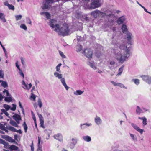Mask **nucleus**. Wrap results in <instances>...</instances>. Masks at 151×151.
Instances as JSON below:
<instances>
[{
  "instance_id": "1",
  "label": "nucleus",
  "mask_w": 151,
  "mask_h": 151,
  "mask_svg": "<svg viewBox=\"0 0 151 151\" xmlns=\"http://www.w3.org/2000/svg\"><path fill=\"white\" fill-rule=\"evenodd\" d=\"M120 50H116L114 53V58L120 63L122 64L127 60L131 55L130 48L127 47L126 43H122L119 46Z\"/></svg>"
},
{
  "instance_id": "2",
  "label": "nucleus",
  "mask_w": 151,
  "mask_h": 151,
  "mask_svg": "<svg viewBox=\"0 0 151 151\" xmlns=\"http://www.w3.org/2000/svg\"><path fill=\"white\" fill-rule=\"evenodd\" d=\"M84 3L86 9H93L98 8L101 6L103 0H79Z\"/></svg>"
},
{
  "instance_id": "3",
  "label": "nucleus",
  "mask_w": 151,
  "mask_h": 151,
  "mask_svg": "<svg viewBox=\"0 0 151 151\" xmlns=\"http://www.w3.org/2000/svg\"><path fill=\"white\" fill-rule=\"evenodd\" d=\"M62 65L61 63H59L56 67L55 69L56 71L54 73V75L55 78L60 80L62 85L65 88V89L68 90L69 88V87L67 85L65 82V78L63 77L62 74L60 73V67Z\"/></svg>"
},
{
  "instance_id": "4",
  "label": "nucleus",
  "mask_w": 151,
  "mask_h": 151,
  "mask_svg": "<svg viewBox=\"0 0 151 151\" xmlns=\"http://www.w3.org/2000/svg\"><path fill=\"white\" fill-rule=\"evenodd\" d=\"M91 15L94 18H97L98 17H103L105 15L112 19L114 17V16L112 14V12L109 10H107L106 12L104 13L101 12L98 10H96L92 11L91 13Z\"/></svg>"
},
{
  "instance_id": "5",
  "label": "nucleus",
  "mask_w": 151,
  "mask_h": 151,
  "mask_svg": "<svg viewBox=\"0 0 151 151\" xmlns=\"http://www.w3.org/2000/svg\"><path fill=\"white\" fill-rule=\"evenodd\" d=\"M56 32L59 35L63 36L68 35L70 34L68 25L66 24L59 25L58 29H56Z\"/></svg>"
},
{
  "instance_id": "6",
  "label": "nucleus",
  "mask_w": 151,
  "mask_h": 151,
  "mask_svg": "<svg viewBox=\"0 0 151 151\" xmlns=\"http://www.w3.org/2000/svg\"><path fill=\"white\" fill-rule=\"evenodd\" d=\"M48 24L53 30L56 32V29H58L60 25L58 24L57 21L54 19L50 20Z\"/></svg>"
},
{
  "instance_id": "7",
  "label": "nucleus",
  "mask_w": 151,
  "mask_h": 151,
  "mask_svg": "<svg viewBox=\"0 0 151 151\" xmlns=\"http://www.w3.org/2000/svg\"><path fill=\"white\" fill-rule=\"evenodd\" d=\"M142 80L149 84H151V77L148 75H142L140 76Z\"/></svg>"
},
{
  "instance_id": "8",
  "label": "nucleus",
  "mask_w": 151,
  "mask_h": 151,
  "mask_svg": "<svg viewBox=\"0 0 151 151\" xmlns=\"http://www.w3.org/2000/svg\"><path fill=\"white\" fill-rule=\"evenodd\" d=\"M84 55L88 58H91L92 57L93 52L91 49H86L84 51Z\"/></svg>"
},
{
  "instance_id": "9",
  "label": "nucleus",
  "mask_w": 151,
  "mask_h": 151,
  "mask_svg": "<svg viewBox=\"0 0 151 151\" xmlns=\"http://www.w3.org/2000/svg\"><path fill=\"white\" fill-rule=\"evenodd\" d=\"M111 82L114 86H119L121 88H123L125 89L127 88V86H125L124 84L121 83L116 82L113 81H111Z\"/></svg>"
},
{
  "instance_id": "10",
  "label": "nucleus",
  "mask_w": 151,
  "mask_h": 151,
  "mask_svg": "<svg viewBox=\"0 0 151 151\" xmlns=\"http://www.w3.org/2000/svg\"><path fill=\"white\" fill-rule=\"evenodd\" d=\"M13 107L11 108V106L8 105L6 104H4L3 105V107L5 108L6 111H8L10 109L12 111H15L16 109V105L15 104H12Z\"/></svg>"
},
{
  "instance_id": "11",
  "label": "nucleus",
  "mask_w": 151,
  "mask_h": 151,
  "mask_svg": "<svg viewBox=\"0 0 151 151\" xmlns=\"http://www.w3.org/2000/svg\"><path fill=\"white\" fill-rule=\"evenodd\" d=\"M131 126L136 131L140 133L141 134H143V132H144V130L143 129H140L137 125L134 123H132Z\"/></svg>"
},
{
  "instance_id": "12",
  "label": "nucleus",
  "mask_w": 151,
  "mask_h": 151,
  "mask_svg": "<svg viewBox=\"0 0 151 151\" xmlns=\"http://www.w3.org/2000/svg\"><path fill=\"white\" fill-rule=\"evenodd\" d=\"M91 123H86L84 124H80V128L81 130L84 129L87 127L92 126Z\"/></svg>"
},
{
  "instance_id": "13",
  "label": "nucleus",
  "mask_w": 151,
  "mask_h": 151,
  "mask_svg": "<svg viewBox=\"0 0 151 151\" xmlns=\"http://www.w3.org/2000/svg\"><path fill=\"white\" fill-rule=\"evenodd\" d=\"M126 18L124 16H122L119 18L117 21V23L120 24L123 23L126 20Z\"/></svg>"
},
{
  "instance_id": "14",
  "label": "nucleus",
  "mask_w": 151,
  "mask_h": 151,
  "mask_svg": "<svg viewBox=\"0 0 151 151\" xmlns=\"http://www.w3.org/2000/svg\"><path fill=\"white\" fill-rule=\"evenodd\" d=\"M54 137L57 140L60 141H62L63 140V137L61 134L58 133L54 136Z\"/></svg>"
},
{
  "instance_id": "15",
  "label": "nucleus",
  "mask_w": 151,
  "mask_h": 151,
  "mask_svg": "<svg viewBox=\"0 0 151 151\" xmlns=\"http://www.w3.org/2000/svg\"><path fill=\"white\" fill-rule=\"evenodd\" d=\"M94 121L97 125H100L102 123V120L101 118L97 116L94 118Z\"/></svg>"
},
{
  "instance_id": "16",
  "label": "nucleus",
  "mask_w": 151,
  "mask_h": 151,
  "mask_svg": "<svg viewBox=\"0 0 151 151\" xmlns=\"http://www.w3.org/2000/svg\"><path fill=\"white\" fill-rule=\"evenodd\" d=\"M135 113L137 115H140L141 113H143L142 109L139 106H137L135 110Z\"/></svg>"
},
{
  "instance_id": "17",
  "label": "nucleus",
  "mask_w": 151,
  "mask_h": 151,
  "mask_svg": "<svg viewBox=\"0 0 151 151\" xmlns=\"http://www.w3.org/2000/svg\"><path fill=\"white\" fill-rule=\"evenodd\" d=\"M88 65L93 69L96 70L97 69L96 67V64L94 62L90 61L89 62Z\"/></svg>"
},
{
  "instance_id": "18",
  "label": "nucleus",
  "mask_w": 151,
  "mask_h": 151,
  "mask_svg": "<svg viewBox=\"0 0 151 151\" xmlns=\"http://www.w3.org/2000/svg\"><path fill=\"white\" fill-rule=\"evenodd\" d=\"M4 5L7 6L9 9L13 11L14 10V6L12 4H9L7 1L4 2Z\"/></svg>"
},
{
  "instance_id": "19",
  "label": "nucleus",
  "mask_w": 151,
  "mask_h": 151,
  "mask_svg": "<svg viewBox=\"0 0 151 151\" xmlns=\"http://www.w3.org/2000/svg\"><path fill=\"white\" fill-rule=\"evenodd\" d=\"M13 119L16 121L18 124L19 123V121L21 119V118L19 115L16 114L13 116Z\"/></svg>"
},
{
  "instance_id": "20",
  "label": "nucleus",
  "mask_w": 151,
  "mask_h": 151,
  "mask_svg": "<svg viewBox=\"0 0 151 151\" xmlns=\"http://www.w3.org/2000/svg\"><path fill=\"white\" fill-rule=\"evenodd\" d=\"M84 92V91H82L81 90H78L74 91L73 92V94L74 95L76 96L80 95H82Z\"/></svg>"
},
{
  "instance_id": "21",
  "label": "nucleus",
  "mask_w": 151,
  "mask_h": 151,
  "mask_svg": "<svg viewBox=\"0 0 151 151\" xmlns=\"http://www.w3.org/2000/svg\"><path fill=\"white\" fill-rule=\"evenodd\" d=\"M110 68L111 69H114L115 68V66L116 65V62L114 60H111L110 62L109 63Z\"/></svg>"
},
{
  "instance_id": "22",
  "label": "nucleus",
  "mask_w": 151,
  "mask_h": 151,
  "mask_svg": "<svg viewBox=\"0 0 151 151\" xmlns=\"http://www.w3.org/2000/svg\"><path fill=\"white\" fill-rule=\"evenodd\" d=\"M127 36L128 42L130 44L131 42L132 34L129 32H128L127 34Z\"/></svg>"
},
{
  "instance_id": "23",
  "label": "nucleus",
  "mask_w": 151,
  "mask_h": 151,
  "mask_svg": "<svg viewBox=\"0 0 151 151\" xmlns=\"http://www.w3.org/2000/svg\"><path fill=\"white\" fill-rule=\"evenodd\" d=\"M0 19L1 21L4 22H6V20L5 17V15L3 13L0 12Z\"/></svg>"
},
{
  "instance_id": "24",
  "label": "nucleus",
  "mask_w": 151,
  "mask_h": 151,
  "mask_svg": "<svg viewBox=\"0 0 151 151\" xmlns=\"http://www.w3.org/2000/svg\"><path fill=\"white\" fill-rule=\"evenodd\" d=\"M83 139L85 141L89 142L91 141V137L88 136H83L82 137Z\"/></svg>"
},
{
  "instance_id": "25",
  "label": "nucleus",
  "mask_w": 151,
  "mask_h": 151,
  "mask_svg": "<svg viewBox=\"0 0 151 151\" xmlns=\"http://www.w3.org/2000/svg\"><path fill=\"white\" fill-rule=\"evenodd\" d=\"M122 32L123 33H126L128 31V29L127 28V27L125 24H123L122 27Z\"/></svg>"
},
{
  "instance_id": "26",
  "label": "nucleus",
  "mask_w": 151,
  "mask_h": 151,
  "mask_svg": "<svg viewBox=\"0 0 151 151\" xmlns=\"http://www.w3.org/2000/svg\"><path fill=\"white\" fill-rule=\"evenodd\" d=\"M9 149L12 150L19 151V148L15 145H13L10 146Z\"/></svg>"
},
{
  "instance_id": "27",
  "label": "nucleus",
  "mask_w": 151,
  "mask_h": 151,
  "mask_svg": "<svg viewBox=\"0 0 151 151\" xmlns=\"http://www.w3.org/2000/svg\"><path fill=\"white\" fill-rule=\"evenodd\" d=\"M132 82H134V83L137 85H138L139 84V80L138 79H133L131 80Z\"/></svg>"
},
{
  "instance_id": "28",
  "label": "nucleus",
  "mask_w": 151,
  "mask_h": 151,
  "mask_svg": "<svg viewBox=\"0 0 151 151\" xmlns=\"http://www.w3.org/2000/svg\"><path fill=\"white\" fill-rule=\"evenodd\" d=\"M35 92H32L31 93V96L30 97V99L31 100L33 101H35L36 97L37 96H35Z\"/></svg>"
},
{
  "instance_id": "29",
  "label": "nucleus",
  "mask_w": 151,
  "mask_h": 151,
  "mask_svg": "<svg viewBox=\"0 0 151 151\" xmlns=\"http://www.w3.org/2000/svg\"><path fill=\"white\" fill-rule=\"evenodd\" d=\"M7 128L9 130L13 132H15L16 131V129L15 128L9 125L7 126Z\"/></svg>"
},
{
  "instance_id": "30",
  "label": "nucleus",
  "mask_w": 151,
  "mask_h": 151,
  "mask_svg": "<svg viewBox=\"0 0 151 151\" xmlns=\"http://www.w3.org/2000/svg\"><path fill=\"white\" fill-rule=\"evenodd\" d=\"M130 135L133 141L134 142H136L137 141V137L136 135L131 133L130 134Z\"/></svg>"
},
{
  "instance_id": "31",
  "label": "nucleus",
  "mask_w": 151,
  "mask_h": 151,
  "mask_svg": "<svg viewBox=\"0 0 151 151\" xmlns=\"http://www.w3.org/2000/svg\"><path fill=\"white\" fill-rule=\"evenodd\" d=\"M10 123L11 125L15 127H19L18 125L17 124L16 122L14 121L11 120L10 122Z\"/></svg>"
},
{
  "instance_id": "32",
  "label": "nucleus",
  "mask_w": 151,
  "mask_h": 151,
  "mask_svg": "<svg viewBox=\"0 0 151 151\" xmlns=\"http://www.w3.org/2000/svg\"><path fill=\"white\" fill-rule=\"evenodd\" d=\"M76 50L77 52H80L82 51V47L80 45H78L76 46Z\"/></svg>"
},
{
  "instance_id": "33",
  "label": "nucleus",
  "mask_w": 151,
  "mask_h": 151,
  "mask_svg": "<svg viewBox=\"0 0 151 151\" xmlns=\"http://www.w3.org/2000/svg\"><path fill=\"white\" fill-rule=\"evenodd\" d=\"M38 146L39 147V148H38L37 151H41V149L40 148V143L41 142V138L39 136L38 137Z\"/></svg>"
},
{
  "instance_id": "34",
  "label": "nucleus",
  "mask_w": 151,
  "mask_h": 151,
  "mask_svg": "<svg viewBox=\"0 0 151 151\" xmlns=\"http://www.w3.org/2000/svg\"><path fill=\"white\" fill-rule=\"evenodd\" d=\"M32 86V84L31 83H30L29 84L26 85V86H22L23 88L24 89H26L28 90H29L30 88Z\"/></svg>"
},
{
  "instance_id": "35",
  "label": "nucleus",
  "mask_w": 151,
  "mask_h": 151,
  "mask_svg": "<svg viewBox=\"0 0 151 151\" xmlns=\"http://www.w3.org/2000/svg\"><path fill=\"white\" fill-rule=\"evenodd\" d=\"M1 85L4 88H6L8 87V84L7 82L2 81Z\"/></svg>"
},
{
  "instance_id": "36",
  "label": "nucleus",
  "mask_w": 151,
  "mask_h": 151,
  "mask_svg": "<svg viewBox=\"0 0 151 151\" xmlns=\"http://www.w3.org/2000/svg\"><path fill=\"white\" fill-rule=\"evenodd\" d=\"M3 144L4 145V148H9L10 145H9L8 143L6 142L5 141L3 143Z\"/></svg>"
},
{
  "instance_id": "37",
  "label": "nucleus",
  "mask_w": 151,
  "mask_h": 151,
  "mask_svg": "<svg viewBox=\"0 0 151 151\" xmlns=\"http://www.w3.org/2000/svg\"><path fill=\"white\" fill-rule=\"evenodd\" d=\"M23 126L24 127V131L25 133H26L27 131V129H28V127L27 126L26 123L25 122H24V123L23 124Z\"/></svg>"
},
{
  "instance_id": "38",
  "label": "nucleus",
  "mask_w": 151,
  "mask_h": 151,
  "mask_svg": "<svg viewBox=\"0 0 151 151\" xmlns=\"http://www.w3.org/2000/svg\"><path fill=\"white\" fill-rule=\"evenodd\" d=\"M123 66H122L121 68H120L119 69V73L117 74V76H119L122 73L123 71Z\"/></svg>"
},
{
  "instance_id": "39",
  "label": "nucleus",
  "mask_w": 151,
  "mask_h": 151,
  "mask_svg": "<svg viewBox=\"0 0 151 151\" xmlns=\"http://www.w3.org/2000/svg\"><path fill=\"white\" fill-rule=\"evenodd\" d=\"M76 145L72 143V142L68 145V147L70 148L73 149L75 147Z\"/></svg>"
},
{
  "instance_id": "40",
  "label": "nucleus",
  "mask_w": 151,
  "mask_h": 151,
  "mask_svg": "<svg viewBox=\"0 0 151 151\" xmlns=\"http://www.w3.org/2000/svg\"><path fill=\"white\" fill-rule=\"evenodd\" d=\"M15 17L16 18V19L17 21L20 20L22 17V16L21 15H16Z\"/></svg>"
},
{
  "instance_id": "41",
  "label": "nucleus",
  "mask_w": 151,
  "mask_h": 151,
  "mask_svg": "<svg viewBox=\"0 0 151 151\" xmlns=\"http://www.w3.org/2000/svg\"><path fill=\"white\" fill-rule=\"evenodd\" d=\"M22 63V65H24L26 63V59L25 58L21 57L20 58Z\"/></svg>"
},
{
  "instance_id": "42",
  "label": "nucleus",
  "mask_w": 151,
  "mask_h": 151,
  "mask_svg": "<svg viewBox=\"0 0 151 151\" xmlns=\"http://www.w3.org/2000/svg\"><path fill=\"white\" fill-rule=\"evenodd\" d=\"M5 100L6 101L10 102L12 101V98L10 97H6L5 98Z\"/></svg>"
},
{
  "instance_id": "43",
  "label": "nucleus",
  "mask_w": 151,
  "mask_h": 151,
  "mask_svg": "<svg viewBox=\"0 0 151 151\" xmlns=\"http://www.w3.org/2000/svg\"><path fill=\"white\" fill-rule=\"evenodd\" d=\"M147 119L146 117H145L144 119L142 120V125L143 126H145L147 125Z\"/></svg>"
},
{
  "instance_id": "44",
  "label": "nucleus",
  "mask_w": 151,
  "mask_h": 151,
  "mask_svg": "<svg viewBox=\"0 0 151 151\" xmlns=\"http://www.w3.org/2000/svg\"><path fill=\"white\" fill-rule=\"evenodd\" d=\"M6 123H4L3 125L2 124L0 123V129L2 130L5 129V126L6 125Z\"/></svg>"
},
{
  "instance_id": "45",
  "label": "nucleus",
  "mask_w": 151,
  "mask_h": 151,
  "mask_svg": "<svg viewBox=\"0 0 151 151\" xmlns=\"http://www.w3.org/2000/svg\"><path fill=\"white\" fill-rule=\"evenodd\" d=\"M20 27L24 29L25 30H27V28L26 25L25 24H22L20 26Z\"/></svg>"
},
{
  "instance_id": "46",
  "label": "nucleus",
  "mask_w": 151,
  "mask_h": 151,
  "mask_svg": "<svg viewBox=\"0 0 151 151\" xmlns=\"http://www.w3.org/2000/svg\"><path fill=\"white\" fill-rule=\"evenodd\" d=\"M38 104L39 107L41 108L42 106V104L41 101V100L40 99H38Z\"/></svg>"
},
{
  "instance_id": "47",
  "label": "nucleus",
  "mask_w": 151,
  "mask_h": 151,
  "mask_svg": "<svg viewBox=\"0 0 151 151\" xmlns=\"http://www.w3.org/2000/svg\"><path fill=\"white\" fill-rule=\"evenodd\" d=\"M71 142L76 145L77 143V140L76 138H72L71 139Z\"/></svg>"
},
{
  "instance_id": "48",
  "label": "nucleus",
  "mask_w": 151,
  "mask_h": 151,
  "mask_svg": "<svg viewBox=\"0 0 151 151\" xmlns=\"http://www.w3.org/2000/svg\"><path fill=\"white\" fill-rule=\"evenodd\" d=\"M7 140L9 141V142H14V140L9 136V137H8V139Z\"/></svg>"
},
{
  "instance_id": "49",
  "label": "nucleus",
  "mask_w": 151,
  "mask_h": 151,
  "mask_svg": "<svg viewBox=\"0 0 151 151\" xmlns=\"http://www.w3.org/2000/svg\"><path fill=\"white\" fill-rule=\"evenodd\" d=\"M46 14H45V15L46 16V18L47 19H50V14L47 12L46 13H45Z\"/></svg>"
},
{
  "instance_id": "50",
  "label": "nucleus",
  "mask_w": 151,
  "mask_h": 151,
  "mask_svg": "<svg viewBox=\"0 0 151 151\" xmlns=\"http://www.w3.org/2000/svg\"><path fill=\"white\" fill-rule=\"evenodd\" d=\"M40 127H42L43 128H45V127L44 126V120H41V121H40Z\"/></svg>"
},
{
  "instance_id": "51",
  "label": "nucleus",
  "mask_w": 151,
  "mask_h": 151,
  "mask_svg": "<svg viewBox=\"0 0 151 151\" xmlns=\"http://www.w3.org/2000/svg\"><path fill=\"white\" fill-rule=\"evenodd\" d=\"M3 92L4 94H5V93H6V96H10V94L8 92V91L7 90H5L3 91Z\"/></svg>"
},
{
  "instance_id": "52",
  "label": "nucleus",
  "mask_w": 151,
  "mask_h": 151,
  "mask_svg": "<svg viewBox=\"0 0 151 151\" xmlns=\"http://www.w3.org/2000/svg\"><path fill=\"white\" fill-rule=\"evenodd\" d=\"M142 111L143 112V113L144 112H145L147 111H148V112H150L149 110V109H147L143 107L142 108Z\"/></svg>"
},
{
  "instance_id": "53",
  "label": "nucleus",
  "mask_w": 151,
  "mask_h": 151,
  "mask_svg": "<svg viewBox=\"0 0 151 151\" xmlns=\"http://www.w3.org/2000/svg\"><path fill=\"white\" fill-rule=\"evenodd\" d=\"M19 70V74L20 75H21L23 77V78H24V74H23L22 71L21 69L20 70Z\"/></svg>"
},
{
  "instance_id": "54",
  "label": "nucleus",
  "mask_w": 151,
  "mask_h": 151,
  "mask_svg": "<svg viewBox=\"0 0 151 151\" xmlns=\"http://www.w3.org/2000/svg\"><path fill=\"white\" fill-rule=\"evenodd\" d=\"M59 52L60 55L62 58H66L65 56L64 55L63 53L62 52L60 51H59Z\"/></svg>"
},
{
  "instance_id": "55",
  "label": "nucleus",
  "mask_w": 151,
  "mask_h": 151,
  "mask_svg": "<svg viewBox=\"0 0 151 151\" xmlns=\"http://www.w3.org/2000/svg\"><path fill=\"white\" fill-rule=\"evenodd\" d=\"M19 105L20 107L22 109V112H23V114L24 115V109L23 108V107H22V104H21V103L20 102H19Z\"/></svg>"
},
{
  "instance_id": "56",
  "label": "nucleus",
  "mask_w": 151,
  "mask_h": 151,
  "mask_svg": "<svg viewBox=\"0 0 151 151\" xmlns=\"http://www.w3.org/2000/svg\"><path fill=\"white\" fill-rule=\"evenodd\" d=\"M4 76L3 73L2 71H0V78H3Z\"/></svg>"
},
{
  "instance_id": "57",
  "label": "nucleus",
  "mask_w": 151,
  "mask_h": 151,
  "mask_svg": "<svg viewBox=\"0 0 151 151\" xmlns=\"http://www.w3.org/2000/svg\"><path fill=\"white\" fill-rule=\"evenodd\" d=\"M38 117L39 118L40 121H41V120H43V119L42 116L41 114H39L38 115Z\"/></svg>"
},
{
  "instance_id": "58",
  "label": "nucleus",
  "mask_w": 151,
  "mask_h": 151,
  "mask_svg": "<svg viewBox=\"0 0 151 151\" xmlns=\"http://www.w3.org/2000/svg\"><path fill=\"white\" fill-rule=\"evenodd\" d=\"M16 66L17 68L19 69V70H20L19 66L18 65V62L17 61L16 63Z\"/></svg>"
},
{
  "instance_id": "59",
  "label": "nucleus",
  "mask_w": 151,
  "mask_h": 151,
  "mask_svg": "<svg viewBox=\"0 0 151 151\" xmlns=\"http://www.w3.org/2000/svg\"><path fill=\"white\" fill-rule=\"evenodd\" d=\"M81 36H77V40L78 41V42H79L81 40Z\"/></svg>"
},
{
  "instance_id": "60",
  "label": "nucleus",
  "mask_w": 151,
  "mask_h": 151,
  "mask_svg": "<svg viewBox=\"0 0 151 151\" xmlns=\"http://www.w3.org/2000/svg\"><path fill=\"white\" fill-rule=\"evenodd\" d=\"M35 87L34 86L32 87V89L31 90V93L35 92H34V91H35V92L36 91L35 90Z\"/></svg>"
},
{
  "instance_id": "61",
  "label": "nucleus",
  "mask_w": 151,
  "mask_h": 151,
  "mask_svg": "<svg viewBox=\"0 0 151 151\" xmlns=\"http://www.w3.org/2000/svg\"><path fill=\"white\" fill-rule=\"evenodd\" d=\"M32 118L34 122L36 121V117L34 114L32 115Z\"/></svg>"
},
{
  "instance_id": "62",
  "label": "nucleus",
  "mask_w": 151,
  "mask_h": 151,
  "mask_svg": "<svg viewBox=\"0 0 151 151\" xmlns=\"http://www.w3.org/2000/svg\"><path fill=\"white\" fill-rule=\"evenodd\" d=\"M96 71L100 74H101L102 73V71L98 69L96 70Z\"/></svg>"
},
{
  "instance_id": "63",
  "label": "nucleus",
  "mask_w": 151,
  "mask_h": 151,
  "mask_svg": "<svg viewBox=\"0 0 151 151\" xmlns=\"http://www.w3.org/2000/svg\"><path fill=\"white\" fill-rule=\"evenodd\" d=\"M15 132H16L17 133H19V134H22V131L20 129H19V130H16V131Z\"/></svg>"
},
{
  "instance_id": "64",
  "label": "nucleus",
  "mask_w": 151,
  "mask_h": 151,
  "mask_svg": "<svg viewBox=\"0 0 151 151\" xmlns=\"http://www.w3.org/2000/svg\"><path fill=\"white\" fill-rule=\"evenodd\" d=\"M1 111L4 114L7 111L4 109H1Z\"/></svg>"
}]
</instances>
